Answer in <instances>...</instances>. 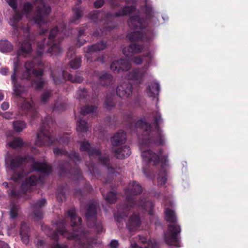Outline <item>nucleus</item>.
<instances>
[{
    "mask_svg": "<svg viewBox=\"0 0 248 248\" xmlns=\"http://www.w3.org/2000/svg\"><path fill=\"white\" fill-rule=\"evenodd\" d=\"M9 5L13 9L14 13L10 18L9 23L13 27V34L18 38L21 43L20 49L17 52L19 56H25L32 50L31 44L33 42L32 36L28 25L19 24L23 14H25L30 23L36 24L40 26L47 23V16L50 13V7L47 4L46 0H32L35 7V10L32 13L33 5L30 2L24 3L23 10L17 8V0H5ZM40 28L39 38L41 41H37V53L40 56L43 53L47 52L57 54L61 52V48L59 43L62 41L65 33L64 30L59 29L55 27L48 31L45 28ZM42 62L40 57L35 58L31 61H27L24 64V70L21 76V79L32 80V77L36 78L34 81L35 88L37 90L41 89L45 85V80L41 78L44 71L41 69L33 68L36 64L40 65Z\"/></svg>",
    "mask_w": 248,
    "mask_h": 248,
    "instance_id": "obj_1",
    "label": "nucleus"
},
{
    "mask_svg": "<svg viewBox=\"0 0 248 248\" xmlns=\"http://www.w3.org/2000/svg\"><path fill=\"white\" fill-rule=\"evenodd\" d=\"M155 125L153 126L143 119L137 120L135 123V127L143 130L141 141L140 143V149L144 164L142 171L147 177L151 176L150 166L156 165L160 160V156L149 149L153 144L163 145L165 143L164 135L159 125L163 120L158 111L153 112Z\"/></svg>",
    "mask_w": 248,
    "mask_h": 248,
    "instance_id": "obj_2",
    "label": "nucleus"
},
{
    "mask_svg": "<svg viewBox=\"0 0 248 248\" xmlns=\"http://www.w3.org/2000/svg\"><path fill=\"white\" fill-rule=\"evenodd\" d=\"M67 217L71 219L72 232H69L65 229L66 221L62 219L56 223L52 229L46 231V235L52 239L57 241L59 234H60L69 240H75L82 248H91L97 244V240L90 237L82 228L81 218L77 216L74 209L68 210Z\"/></svg>",
    "mask_w": 248,
    "mask_h": 248,
    "instance_id": "obj_3",
    "label": "nucleus"
},
{
    "mask_svg": "<svg viewBox=\"0 0 248 248\" xmlns=\"http://www.w3.org/2000/svg\"><path fill=\"white\" fill-rule=\"evenodd\" d=\"M142 190L141 186L136 181L129 184L127 188L125 189V203L119 206L117 212L115 214V218L117 221L121 222L124 217H127L130 209L135 206L145 210L149 215L153 214L154 204L152 202L144 198L139 202L135 200V196L140 194Z\"/></svg>",
    "mask_w": 248,
    "mask_h": 248,
    "instance_id": "obj_4",
    "label": "nucleus"
},
{
    "mask_svg": "<svg viewBox=\"0 0 248 248\" xmlns=\"http://www.w3.org/2000/svg\"><path fill=\"white\" fill-rule=\"evenodd\" d=\"M142 50L143 52L142 57H134L132 58V60L137 64H141L144 60L145 61L144 66L142 68L132 70L125 77L127 80H135L140 84L143 82L144 78L148 75L147 70L152 62L153 55L148 49L146 50L143 46L136 44H132L129 46L125 47L123 50V54L127 58H132L134 54L139 53Z\"/></svg>",
    "mask_w": 248,
    "mask_h": 248,
    "instance_id": "obj_5",
    "label": "nucleus"
},
{
    "mask_svg": "<svg viewBox=\"0 0 248 248\" xmlns=\"http://www.w3.org/2000/svg\"><path fill=\"white\" fill-rule=\"evenodd\" d=\"M29 162L31 163L32 169L34 170L44 174H48L51 171V167L47 163L36 162L34 158L31 155L21 157L9 155L5 158V165L8 170L13 171L11 179L15 182L20 180L23 175L25 173L24 165Z\"/></svg>",
    "mask_w": 248,
    "mask_h": 248,
    "instance_id": "obj_6",
    "label": "nucleus"
},
{
    "mask_svg": "<svg viewBox=\"0 0 248 248\" xmlns=\"http://www.w3.org/2000/svg\"><path fill=\"white\" fill-rule=\"evenodd\" d=\"M20 66L18 59H15L13 64V71L11 76V79L13 86L15 102L22 111V115L25 114L30 116L32 119L35 118L37 112L32 106L31 101L25 98L24 88L18 82L17 73Z\"/></svg>",
    "mask_w": 248,
    "mask_h": 248,
    "instance_id": "obj_7",
    "label": "nucleus"
},
{
    "mask_svg": "<svg viewBox=\"0 0 248 248\" xmlns=\"http://www.w3.org/2000/svg\"><path fill=\"white\" fill-rule=\"evenodd\" d=\"M136 10V7L133 5L125 6L123 9L114 14L110 13H106L102 11H93L91 12L88 15L89 18L94 23L103 22V27L100 30L102 34L106 33L114 29L116 24L114 21L116 18L127 15Z\"/></svg>",
    "mask_w": 248,
    "mask_h": 248,
    "instance_id": "obj_8",
    "label": "nucleus"
},
{
    "mask_svg": "<svg viewBox=\"0 0 248 248\" xmlns=\"http://www.w3.org/2000/svg\"><path fill=\"white\" fill-rule=\"evenodd\" d=\"M80 151L87 153L89 157L91 160L92 162L89 164L86 163V165L88 168L89 171L92 175L95 177L98 173V169L96 167L95 165L92 160L93 158L99 159L100 163L107 167L109 172L114 173L115 172L117 167H113L110 163L109 156L108 155H101L99 149L91 146L87 140H84L80 142Z\"/></svg>",
    "mask_w": 248,
    "mask_h": 248,
    "instance_id": "obj_9",
    "label": "nucleus"
},
{
    "mask_svg": "<svg viewBox=\"0 0 248 248\" xmlns=\"http://www.w3.org/2000/svg\"><path fill=\"white\" fill-rule=\"evenodd\" d=\"M53 153L56 155H64L69 159V161L72 162L74 164L73 167H72L70 162L60 163L59 168L61 176H66L68 173H69L73 175L75 180L83 179L81 171L77 166L78 163L81 160L78 153L74 151L68 153L66 150L59 148H55L53 149Z\"/></svg>",
    "mask_w": 248,
    "mask_h": 248,
    "instance_id": "obj_10",
    "label": "nucleus"
},
{
    "mask_svg": "<svg viewBox=\"0 0 248 248\" xmlns=\"http://www.w3.org/2000/svg\"><path fill=\"white\" fill-rule=\"evenodd\" d=\"M129 26L133 31L127 34L126 37L131 42L141 40L150 42L154 36L152 31L147 27L146 20L141 18L139 16L130 17L128 22Z\"/></svg>",
    "mask_w": 248,
    "mask_h": 248,
    "instance_id": "obj_11",
    "label": "nucleus"
},
{
    "mask_svg": "<svg viewBox=\"0 0 248 248\" xmlns=\"http://www.w3.org/2000/svg\"><path fill=\"white\" fill-rule=\"evenodd\" d=\"M165 219L170 224L168 230L164 233V239L168 245L180 247L179 234L181 232V228L177 222V217L174 211L166 208L165 210Z\"/></svg>",
    "mask_w": 248,
    "mask_h": 248,
    "instance_id": "obj_12",
    "label": "nucleus"
},
{
    "mask_svg": "<svg viewBox=\"0 0 248 248\" xmlns=\"http://www.w3.org/2000/svg\"><path fill=\"white\" fill-rule=\"evenodd\" d=\"M39 180V177L34 175H31L23 182L20 190H16L15 188H12L8 190L9 196L16 199L22 197H25V199H27L29 196L26 193L30 192L32 190L31 187L35 186Z\"/></svg>",
    "mask_w": 248,
    "mask_h": 248,
    "instance_id": "obj_13",
    "label": "nucleus"
},
{
    "mask_svg": "<svg viewBox=\"0 0 248 248\" xmlns=\"http://www.w3.org/2000/svg\"><path fill=\"white\" fill-rule=\"evenodd\" d=\"M96 203H90L87 208L86 216L88 226L94 228L97 233L100 234L103 232L104 228L100 220L96 218Z\"/></svg>",
    "mask_w": 248,
    "mask_h": 248,
    "instance_id": "obj_14",
    "label": "nucleus"
},
{
    "mask_svg": "<svg viewBox=\"0 0 248 248\" xmlns=\"http://www.w3.org/2000/svg\"><path fill=\"white\" fill-rule=\"evenodd\" d=\"M51 77L56 85L61 83L63 80L67 79L73 82L80 83L83 81V78L79 74L73 76L62 71L61 69L52 71Z\"/></svg>",
    "mask_w": 248,
    "mask_h": 248,
    "instance_id": "obj_15",
    "label": "nucleus"
},
{
    "mask_svg": "<svg viewBox=\"0 0 248 248\" xmlns=\"http://www.w3.org/2000/svg\"><path fill=\"white\" fill-rule=\"evenodd\" d=\"M107 47V44L104 41L97 43L95 44L88 46L84 48V51L85 52V57L87 60H91V61H98L101 62H104V60L103 57H98L93 59V56H96V54L98 51L103 50Z\"/></svg>",
    "mask_w": 248,
    "mask_h": 248,
    "instance_id": "obj_16",
    "label": "nucleus"
},
{
    "mask_svg": "<svg viewBox=\"0 0 248 248\" xmlns=\"http://www.w3.org/2000/svg\"><path fill=\"white\" fill-rule=\"evenodd\" d=\"M54 142V139L48 128L44 123L40 126L35 140V144L38 146H48Z\"/></svg>",
    "mask_w": 248,
    "mask_h": 248,
    "instance_id": "obj_17",
    "label": "nucleus"
},
{
    "mask_svg": "<svg viewBox=\"0 0 248 248\" xmlns=\"http://www.w3.org/2000/svg\"><path fill=\"white\" fill-rule=\"evenodd\" d=\"M131 67L130 62L126 59H120L112 62L110 69L115 73L128 71Z\"/></svg>",
    "mask_w": 248,
    "mask_h": 248,
    "instance_id": "obj_18",
    "label": "nucleus"
},
{
    "mask_svg": "<svg viewBox=\"0 0 248 248\" xmlns=\"http://www.w3.org/2000/svg\"><path fill=\"white\" fill-rule=\"evenodd\" d=\"M46 200L41 199L31 204V216L36 220H40L43 217L42 207L46 204Z\"/></svg>",
    "mask_w": 248,
    "mask_h": 248,
    "instance_id": "obj_19",
    "label": "nucleus"
},
{
    "mask_svg": "<svg viewBox=\"0 0 248 248\" xmlns=\"http://www.w3.org/2000/svg\"><path fill=\"white\" fill-rule=\"evenodd\" d=\"M117 95L120 97H129L132 93V86L129 81L120 84L116 88Z\"/></svg>",
    "mask_w": 248,
    "mask_h": 248,
    "instance_id": "obj_20",
    "label": "nucleus"
},
{
    "mask_svg": "<svg viewBox=\"0 0 248 248\" xmlns=\"http://www.w3.org/2000/svg\"><path fill=\"white\" fill-rule=\"evenodd\" d=\"M138 238L140 242L144 246H139L137 243H133L131 244L132 248H158V246L155 241L148 240L146 237L141 235H139Z\"/></svg>",
    "mask_w": 248,
    "mask_h": 248,
    "instance_id": "obj_21",
    "label": "nucleus"
},
{
    "mask_svg": "<svg viewBox=\"0 0 248 248\" xmlns=\"http://www.w3.org/2000/svg\"><path fill=\"white\" fill-rule=\"evenodd\" d=\"M105 1H108L112 7H117L122 6L123 3L128 4L133 0H96L94 2V6L99 8L104 5Z\"/></svg>",
    "mask_w": 248,
    "mask_h": 248,
    "instance_id": "obj_22",
    "label": "nucleus"
},
{
    "mask_svg": "<svg viewBox=\"0 0 248 248\" xmlns=\"http://www.w3.org/2000/svg\"><path fill=\"white\" fill-rule=\"evenodd\" d=\"M126 140V133L123 130H120L112 137L111 143L113 146L118 147L124 144Z\"/></svg>",
    "mask_w": 248,
    "mask_h": 248,
    "instance_id": "obj_23",
    "label": "nucleus"
},
{
    "mask_svg": "<svg viewBox=\"0 0 248 248\" xmlns=\"http://www.w3.org/2000/svg\"><path fill=\"white\" fill-rule=\"evenodd\" d=\"M140 224L139 216L134 214L130 217L126 223V227L130 231H135L140 228Z\"/></svg>",
    "mask_w": 248,
    "mask_h": 248,
    "instance_id": "obj_24",
    "label": "nucleus"
},
{
    "mask_svg": "<svg viewBox=\"0 0 248 248\" xmlns=\"http://www.w3.org/2000/svg\"><path fill=\"white\" fill-rule=\"evenodd\" d=\"M117 158L123 159L128 157L131 154L130 148L127 145L120 146L114 149Z\"/></svg>",
    "mask_w": 248,
    "mask_h": 248,
    "instance_id": "obj_25",
    "label": "nucleus"
},
{
    "mask_svg": "<svg viewBox=\"0 0 248 248\" xmlns=\"http://www.w3.org/2000/svg\"><path fill=\"white\" fill-rule=\"evenodd\" d=\"M29 231L30 229L27 224L24 222H21L20 235L23 243L26 245L28 244L30 242Z\"/></svg>",
    "mask_w": 248,
    "mask_h": 248,
    "instance_id": "obj_26",
    "label": "nucleus"
},
{
    "mask_svg": "<svg viewBox=\"0 0 248 248\" xmlns=\"http://www.w3.org/2000/svg\"><path fill=\"white\" fill-rule=\"evenodd\" d=\"M160 86L158 83H151L147 88V93L149 97L155 98L158 94Z\"/></svg>",
    "mask_w": 248,
    "mask_h": 248,
    "instance_id": "obj_27",
    "label": "nucleus"
},
{
    "mask_svg": "<svg viewBox=\"0 0 248 248\" xmlns=\"http://www.w3.org/2000/svg\"><path fill=\"white\" fill-rule=\"evenodd\" d=\"M166 159H165L164 162L162 163L161 169L159 171L158 176L157 177V182L158 185L163 186L167 181V173L164 168V166L166 165Z\"/></svg>",
    "mask_w": 248,
    "mask_h": 248,
    "instance_id": "obj_28",
    "label": "nucleus"
},
{
    "mask_svg": "<svg viewBox=\"0 0 248 248\" xmlns=\"http://www.w3.org/2000/svg\"><path fill=\"white\" fill-rule=\"evenodd\" d=\"M77 98L81 103H86L89 100L88 92L84 88H80L77 93Z\"/></svg>",
    "mask_w": 248,
    "mask_h": 248,
    "instance_id": "obj_29",
    "label": "nucleus"
},
{
    "mask_svg": "<svg viewBox=\"0 0 248 248\" xmlns=\"http://www.w3.org/2000/svg\"><path fill=\"white\" fill-rule=\"evenodd\" d=\"M98 81L103 86L109 85L112 83L113 77L109 74L105 73L99 77Z\"/></svg>",
    "mask_w": 248,
    "mask_h": 248,
    "instance_id": "obj_30",
    "label": "nucleus"
},
{
    "mask_svg": "<svg viewBox=\"0 0 248 248\" xmlns=\"http://www.w3.org/2000/svg\"><path fill=\"white\" fill-rule=\"evenodd\" d=\"M89 128V124L82 118L77 121V129L79 133H85Z\"/></svg>",
    "mask_w": 248,
    "mask_h": 248,
    "instance_id": "obj_31",
    "label": "nucleus"
},
{
    "mask_svg": "<svg viewBox=\"0 0 248 248\" xmlns=\"http://www.w3.org/2000/svg\"><path fill=\"white\" fill-rule=\"evenodd\" d=\"M97 108L94 106L85 105L81 108L80 113L83 116L91 114L95 116L96 114Z\"/></svg>",
    "mask_w": 248,
    "mask_h": 248,
    "instance_id": "obj_32",
    "label": "nucleus"
},
{
    "mask_svg": "<svg viewBox=\"0 0 248 248\" xmlns=\"http://www.w3.org/2000/svg\"><path fill=\"white\" fill-rule=\"evenodd\" d=\"M13 49V46L7 40H0V51L2 53H7L11 51Z\"/></svg>",
    "mask_w": 248,
    "mask_h": 248,
    "instance_id": "obj_33",
    "label": "nucleus"
},
{
    "mask_svg": "<svg viewBox=\"0 0 248 248\" xmlns=\"http://www.w3.org/2000/svg\"><path fill=\"white\" fill-rule=\"evenodd\" d=\"M65 186H59L56 193V198L59 202H62L65 199Z\"/></svg>",
    "mask_w": 248,
    "mask_h": 248,
    "instance_id": "obj_34",
    "label": "nucleus"
},
{
    "mask_svg": "<svg viewBox=\"0 0 248 248\" xmlns=\"http://www.w3.org/2000/svg\"><path fill=\"white\" fill-rule=\"evenodd\" d=\"M74 15L71 19L72 22H75L77 20L79 19L83 15V9L81 7H77L75 6L73 8Z\"/></svg>",
    "mask_w": 248,
    "mask_h": 248,
    "instance_id": "obj_35",
    "label": "nucleus"
},
{
    "mask_svg": "<svg viewBox=\"0 0 248 248\" xmlns=\"http://www.w3.org/2000/svg\"><path fill=\"white\" fill-rule=\"evenodd\" d=\"M13 126L15 131L21 132L26 127V124L23 121L17 120L13 122Z\"/></svg>",
    "mask_w": 248,
    "mask_h": 248,
    "instance_id": "obj_36",
    "label": "nucleus"
},
{
    "mask_svg": "<svg viewBox=\"0 0 248 248\" xmlns=\"http://www.w3.org/2000/svg\"><path fill=\"white\" fill-rule=\"evenodd\" d=\"M67 105L66 103L61 100H57L54 104L53 110L62 112L64 111L66 108Z\"/></svg>",
    "mask_w": 248,
    "mask_h": 248,
    "instance_id": "obj_37",
    "label": "nucleus"
},
{
    "mask_svg": "<svg viewBox=\"0 0 248 248\" xmlns=\"http://www.w3.org/2000/svg\"><path fill=\"white\" fill-rule=\"evenodd\" d=\"M10 214L11 217L15 218L17 217L19 210V206L14 203H12L10 205Z\"/></svg>",
    "mask_w": 248,
    "mask_h": 248,
    "instance_id": "obj_38",
    "label": "nucleus"
},
{
    "mask_svg": "<svg viewBox=\"0 0 248 248\" xmlns=\"http://www.w3.org/2000/svg\"><path fill=\"white\" fill-rule=\"evenodd\" d=\"M115 96L114 95H107L105 99V104L108 109H111L115 105V101L114 100Z\"/></svg>",
    "mask_w": 248,
    "mask_h": 248,
    "instance_id": "obj_39",
    "label": "nucleus"
},
{
    "mask_svg": "<svg viewBox=\"0 0 248 248\" xmlns=\"http://www.w3.org/2000/svg\"><path fill=\"white\" fill-rule=\"evenodd\" d=\"M45 124V125L46 127L48 128V130L50 131V133L52 137H53V135L52 134V130H50V128L51 127H53L54 124V122L52 119V118L50 116H47L46 118H45L44 121L42 123V124L41 126L44 124ZM54 139V141H55V138L53 137Z\"/></svg>",
    "mask_w": 248,
    "mask_h": 248,
    "instance_id": "obj_40",
    "label": "nucleus"
},
{
    "mask_svg": "<svg viewBox=\"0 0 248 248\" xmlns=\"http://www.w3.org/2000/svg\"><path fill=\"white\" fill-rule=\"evenodd\" d=\"M9 145L12 148H16L22 146L23 145V142L20 138H15L14 140L9 142Z\"/></svg>",
    "mask_w": 248,
    "mask_h": 248,
    "instance_id": "obj_41",
    "label": "nucleus"
},
{
    "mask_svg": "<svg viewBox=\"0 0 248 248\" xmlns=\"http://www.w3.org/2000/svg\"><path fill=\"white\" fill-rule=\"evenodd\" d=\"M81 57H76L73 60H71L69 62L70 67L73 69H78L81 65Z\"/></svg>",
    "mask_w": 248,
    "mask_h": 248,
    "instance_id": "obj_42",
    "label": "nucleus"
},
{
    "mask_svg": "<svg viewBox=\"0 0 248 248\" xmlns=\"http://www.w3.org/2000/svg\"><path fill=\"white\" fill-rule=\"evenodd\" d=\"M105 199L110 203H114L116 200V195L113 192L110 191L107 194Z\"/></svg>",
    "mask_w": 248,
    "mask_h": 248,
    "instance_id": "obj_43",
    "label": "nucleus"
},
{
    "mask_svg": "<svg viewBox=\"0 0 248 248\" xmlns=\"http://www.w3.org/2000/svg\"><path fill=\"white\" fill-rule=\"evenodd\" d=\"M52 91L50 90H46L42 95L41 102L45 103L51 96Z\"/></svg>",
    "mask_w": 248,
    "mask_h": 248,
    "instance_id": "obj_44",
    "label": "nucleus"
},
{
    "mask_svg": "<svg viewBox=\"0 0 248 248\" xmlns=\"http://www.w3.org/2000/svg\"><path fill=\"white\" fill-rule=\"evenodd\" d=\"M85 28L82 27L80 28L78 31V42L79 44V46L83 45L86 41L85 40H82L80 38L84 34L85 31Z\"/></svg>",
    "mask_w": 248,
    "mask_h": 248,
    "instance_id": "obj_45",
    "label": "nucleus"
},
{
    "mask_svg": "<svg viewBox=\"0 0 248 248\" xmlns=\"http://www.w3.org/2000/svg\"><path fill=\"white\" fill-rule=\"evenodd\" d=\"M59 141L61 143L67 144L69 141V138L68 137L67 134H64L62 136L60 137Z\"/></svg>",
    "mask_w": 248,
    "mask_h": 248,
    "instance_id": "obj_46",
    "label": "nucleus"
},
{
    "mask_svg": "<svg viewBox=\"0 0 248 248\" xmlns=\"http://www.w3.org/2000/svg\"><path fill=\"white\" fill-rule=\"evenodd\" d=\"M2 116L6 119L9 120L14 118V114L10 112H6L3 114Z\"/></svg>",
    "mask_w": 248,
    "mask_h": 248,
    "instance_id": "obj_47",
    "label": "nucleus"
},
{
    "mask_svg": "<svg viewBox=\"0 0 248 248\" xmlns=\"http://www.w3.org/2000/svg\"><path fill=\"white\" fill-rule=\"evenodd\" d=\"M9 72V69L7 67H3L0 68V73L3 76H6Z\"/></svg>",
    "mask_w": 248,
    "mask_h": 248,
    "instance_id": "obj_48",
    "label": "nucleus"
},
{
    "mask_svg": "<svg viewBox=\"0 0 248 248\" xmlns=\"http://www.w3.org/2000/svg\"><path fill=\"white\" fill-rule=\"evenodd\" d=\"M9 103L7 102H3L1 105V108L3 110H7L9 108Z\"/></svg>",
    "mask_w": 248,
    "mask_h": 248,
    "instance_id": "obj_49",
    "label": "nucleus"
},
{
    "mask_svg": "<svg viewBox=\"0 0 248 248\" xmlns=\"http://www.w3.org/2000/svg\"><path fill=\"white\" fill-rule=\"evenodd\" d=\"M110 246L112 248H117L118 246V242L116 240H112L110 243Z\"/></svg>",
    "mask_w": 248,
    "mask_h": 248,
    "instance_id": "obj_50",
    "label": "nucleus"
},
{
    "mask_svg": "<svg viewBox=\"0 0 248 248\" xmlns=\"http://www.w3.org/2000/svg\"><path fill=\"white\" fill-rule=\"evenodd\" d=\"M82 194H83L82 191L80 189L76 190L74 192V195L76 197H78L79 198H80V197H81L82 195Z\"/></svg>",
    "mask_w": 248,
    "mask_h": 248,
    "instance_id": "obj_51",
    "label": "nucleus"
},
{
    "mask_svg": "<svg viewBox=\"0 0 248 248\" xmlns=\"http://www.w3.org/2000/svg\"><path fill=\"white\" fill-rule=\"evenodd\" d=\"M0 248H10L8 245L4 241L0 240Z\"/></svg>",
    "mask_w": 248,
    "mask_h": 248,
    "instance_id": "obj_52",
    "label": "nucleus"
},
{
    "mask_svg": "<svg viewBox=\"0 0 248 248\" xmlns=\"http://www.w3.org/2000/svg\"><path fill=\"white\" fill-rule=\"evenodd\" d=\"M75 51L74 48L70 47V48H69V51L67 53V55H68V56H70V57H71L72 56L73 54H75Z\"/></svg>",
    "mask_w": 248,
    "mask_h": 248,
    "instance_id": "obj_53",
    "label": "nucleus"
},
{
    "mask_svg": "<svg viewBox=\"0 0 248 248\" xmlns=\"http://www.w3.org/2000/svg\"><path fill=\"white\" fill-rule=\"evenodd\" d=\"M53 248H67V247L64 245H60L57 243L54 245Z\"/></svg>",
    "mask_w": 248,
    "mask_h": 248,
    "instance_id": "obj_54",
    "label": "nucleus"
},
{
    "mask_svg": "<svg viewBox=\"0 0 248 248\" xmlns=\"http://www.w3.org/2000/svg\"><path fill=\"white\" fill-rule=\"evenodd\" d=\"M43 244H44V242L43 241L41 240H38V241H37V246H42L43 245Z\"/></svg>",
    "mask_w": 248,
    "mask_h": 248,
    "instance_id": "obj_55",
    "label": "nucleus"
},
{
    "mask_svg": "<svg viewBox=\"0 0 248 248\" xmlns=\"http://www.w3.org/2000/svg\"><path fill=\"white\" fill-rule=\"evenodd\" d=\"M4 98V95L3 94L0 92V101L2 100Z\"/></svg>",
    "mask_w": 248,
    "mask_h": 248,
    "instance_id": "obj_56",
    "label": "nucleus"
},
{
    "mask_svg": "<svg viewBox=\"0 0 248 248\" xmlns=\"http://www.w3.org/2000/svg\"><path fill=\"white\" fill-rule=\"evenodd\" d=\"M2 185L5 186L6 188H8L9 187V184L7 182H4L2 184Z\"/></svg>",
    "mask_w": 248,
    "mask_h": 248,
    "instance_id": "obj_57",
    "label": "nucleus"
},
{
    "mask_svg": "<svg viewBox=\"0 0 248 248\" xmlns=\"http://www.w3.org/2000/svg\"><path fill=\"white\" fill-rule=\"evenodd\" d=\"M86 186L87 187V188L88 189V192H90L91 191L90 188L92 189V187H91L90 185L89 184H86Z\"/></svg>",
    "mask_w": 248,
    "mask_h": 248,
    "instance_id": "obj_58",
    "label": "nucleus"
},
{
    "mask_svg": "<svg viewBox=\"0 0 248 248\" xmlns=\"http://www.w3.org/2000/svg\"><path fill=\"white\" fill-rule=\"evenodd\" d=\"M76 4L77 5H79L81 3V0H77V1L76 2Z\"/></svg>",
    "mask_w": 248,
    "mask_h": 248,
    "instance_id": "obj_59",
    "label": "nucleus"
},
{
    "mask_svg": "<svg viewBox=\"0 0 248 248\" xmlns=\"http://www.w3.org/2000/svg\"><path fill=\"white\" fill-rule=\"evenodd\" d=\"M2 195H3V193H2V192H1V191H0V198L1 197H2Z\"/></svg>",
    "mask_w": 248,
    "mask_h": 248,
    "instance_id": "obj_60",
    "label": "nucleus"
},
{
    "mask_svg": "<svg viewBox=\"0 0 248 248\" xmlns=\"http://www.w3.org/2000/svg\"><path fill=\"white\" fill-rule=\"evenodd\" d=\"M93 36H97V33H96V32H94V33H93Z\"/></svg>",
    "mask_w": 248,
    "mask_h": 248,
    "instance_id": "obj_61",
    "label": "nucleus"
},
{
    "mask_svg": "<svg viewBox=\"0 0 248 248\" xmlns=\"http://www.w3.org/2000/svg\"><path fill=\"white\" fill-rule=\"evenodd\" d=\"M0 234H3L1 232H0Z\"/></svg>",
    "mask_w": 248,
    "mask_h": 248,
    "instance_id": "obj_62",
    "label": "nucleus"
},
{
    "mask_svg": "<svg viewBox=\"0 0 248 248\" xmlns=\"http://www.w3.org/2000/svg\"><path fill=\"white\" fill-rule=\"evenodd\" d=\"M159 195H160V193H158V195H158V196H159Z\"/></svg>",
    "mask_w": 248,
    "mask_h": 248,
    "instance_id": "obj_63",
    "label": "nucleus"
}]
</instances>
